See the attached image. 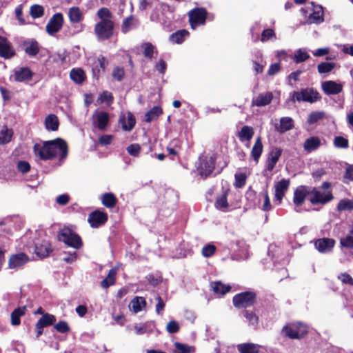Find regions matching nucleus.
<instances>
[{"label":"nucleus","mask_w":353,"mask_h":353,"mask_svg":"<svg viewBox=\"0 0 353 353\" xmlns=\"http://www.w3.org/2000/svg\"><path fill=\"white\" fill-rule=\"evenodd\" d=\"M68 147L65 141L61 138L46 141L33 145L34 155L42 161L54 159L57 155L61 161L68 156Z\"/></svg>","instance_id":"obj_1"},{"label":"nucleus","mask_w":353,"mask_h":353,"mask_svg":"<svg viewBox=\"0 0 353 353\" xmlns=\"http://www.w3.org/2000/svg\"><path fill=\"white\" fill-rule=\"evenodd\" d=\"M57 237L59 241L64 242L68 246L73 248L79 249L82 246L81 237L68 227L61 230L58 233Z\"/></svg>","instance_id":"obj_2"},{"label":"nucleus","mask_w":353,"mask_h":353,"mask_svg":"<svg viewBox=\"0 0 353 353\" xmlns=\"http://www.w3.org/2000/svg\"><path fill=\"white\" fill-rule=\"evenodd\" d=\"M114 28L112 21H100L95 25L94 33L99 40H107L112 37Z\"/></svg>","instance_id":"obj_3"},{"label":"nucleus","mask_w":353,"mask_h":353,"mask_svg":"<svg viewBox=\"0 0 353 353\" xmlns=\"http://www.w3.org/2000/svg\"><path fill=\"white\" fill-rule=\"evenodd\" d=\"M292 101H305L314 103L320 99L319 94L312 88L302 89L301 91H294L290 94Z\"/></svg>","instance_id":"obj_4"},{"label":"nucleus","mask_w":353,"mask_h":353,"mask_svg":"<svg viewBox=\"0 0 353 353\" xmlns=\"http://www.w3.org/2000/svg\"><path fill=\"white\" fill-rule=\"evenodd\" d=\"M301 11L303 14H309L305 21L307 23H320L323 21V11L321 6L311 3V5L301 8Z\"/></svg>","instance_id":"obj_5"},{"label":"nucleus","mask_w":353,"mask_h":353,"mask_svg":"<svg viewBox=\"0 0 353 353\" xmlns=\"http://www.w3.org/2000/svg\"><path fill=\"white\" fill-rule=\"evenodd\" d=\"M307 332L306 325L301 323H292L284 326L282 329V333L287 337L299 339L304 336Z\"/></svg>","instance_id":"obj_6"},{"label":"nucleus","mask_w":353,"mask_h":353,"mask_svg":"<svg viewBox=\"0 0 353 353\" xmlns=\"http://www.w3.org/2000/svg\"><path fill=\"white\" fill-rule=\"evenodd\" d=\"M310 196L309 200L313 205L325 204L331 201L334 196L330 190L321 191L316 188H310Z\"/></svg>","instance_id":"obj_7"},{"label":"nucleus","mask_w":353,"mask_h":353,"mask_svg":"<svg viewBox=\"0 0 353 353\" xmlns=\"http://www.w3.org/2000/svg\"><path fill=\"white\" fill-rule=\"evenodd\" d=\"M256 294L252 292H245L233 297V304L237 308L250 307L255 303Z\"/></svg>","instance_id":"obj_8"},{"label":"nucleus","mask_w":353,"mask_h":353,"mask_svg":"<svg viewBox=\"0 0 353 353\" xmlns=\"http://www.w3.org/2000/svg\"><path fill=\"white\" fill-rule=\"evenodd\" d=\"M110 115L104 111H96L92 114V125L94 128L105 131L108 127Z\"/></svg>","instance_id":"obj_9"},{"label":"nucleus","mask_w":353,"mask_h":353,"mask_svg":"<svg viewBox=\"0 0 353 353\" xmlns=\"http://www.w3.org/2000/svg\"><path fill=\"white\" fill-rule=\"evenodd\" d=\"M56 320L54 315L49 313L44 314L35 324L36 337L39 338L43 332V328L54 325Z\"/></svg>","instance_id":"obj_10"},{"label":"nucleus","mask_w":353,"mask_h":353,"mask_svg":"<svg viewBox=\"0 0 353 353\" xmlns=\"http://www.w3.org/2000/svg\"><path fill=\"white\" fill-rule=\"evenodd\" d=\"M206 10L203 8H195L188 13L189 21L192 28L195 29L199 24H204L206 19Z\"/></svg>","instance_id":"obj_11"},{"label":"nucleus","mask_w":353,"mask_h":353,"mask_svg":"<svg viewBox=\"0 0 353 353\" xmlns=\"http://www.w3.org/2000/svg\"><path fill=\"white\" fill-rule=\"evenodd\" d=\"M63 23V14L59 12L54 14L46 26L47 33L50 35H53L58 32L61 29Z\"/></svg>","instance_id":"obj_12"},{"label":"nucleus","mask_w":353,"mask_h":353,"mask_svg":"<svg viewBox=\"0 0 353 353\" xmlns=\"http://www.w3.org/2000/svg\"><path fill=\"white\" fill-rule=\"evenodd\" d=\"M108 221L106 212L101 210H95L90 214V225L97 228L104 225Z\"/></svg>","instance_id":"obj_13"},{"label":"nucleus","mask_w":353,"mask_h":353,"mask_svg":"<svg viewBox=\"0 0 353 353\" xmlns=\"http://www.w3.org/2000/svg\"><path fill=\"white\" fill-rule=\"evenodd\" d=\"M307 196H310V187L305 185L299 186L294 192L293 203L295 206L296 208L301 206Z\"/></svg>","instance_id":"obj_14"},{"label":"nucleus","mask_w":353,"mask_h":353,"mask_svg":"<svg viewBox=\"0 0 353 353\" xmlns=\"http://www.w3.org/2000/svg\"><path fill=\"white\" fill-rule=\"evenodd\" d=\"M15 54L11 43L6 37L0 36V57L8 59Z\"/></svg>","instance_id":"obj_15"},{"label":"nucleus","mask_w":353,"mask_h":353,"mask_svg":"<svg viewBox=\"0 0 353 353\" xmlns=\"http://www.w3.org/2000/svg\"><path fill=\"white\" fill-rule=\"evenodd\" d=\"M29 261V256L23 253L19 252L16 254H12L8 261V267L10 269L19 268Z\"/></svg>","instance_id":"obj_16"},{"label":"nucleus","mask_w":353,"mask_h":353,"mask_svg":"<svg viewBox=\"0 0 353 353\" xmlns=\"http://www.w3.org/2000/svg\"><path fill=\"white\" fill-rule=\"evenodd\" d=\"M343 85L334 81H325L321 83L322 90L327 95L339 94L343 90Z\"/></svg>","instance_id":"obj_17"},{"label":"nucleus","mask_w":353,"mask_h":353,"mask_svg":"<svg viewBox=\"0 0 353 353\" xmlns=\"http://www.w3.org/2000/svg\"><path fill=\"white\" fill-rule=\"evenodd\" d=\"M290 183V180L283 179L274 185V198L275 201L278 202V204H280L281 203V201L284 197L285 192L289 188Z\"/></svg>","instance_id":"obj_18"},{"label":"nucleus","mask_w":353,"mask_h":353,"mask_svg":"<svg viewBox=\"0 0 353 353\" xmlns=\"http://www.w3.org/2000/svg\"><path fill=\"white\" fill-rule=\"evenodd\" d=\"M22 46L25 53L30 57H35L40 50L39 44L35 39L26 40L23 41Z\"/></svg>","instance_id":"obj_19"},{"label":"nucleus","mask_w":353,"mask_h":353,"mask_svg":"<svg viewBox=\"0 0 353 353\" xmlns=\"http://www.w3.org/2000/svg\"><path fill=\"white\" fill-rule=\"evenodd\" d=\"M274 127L277 132L283 134L294 128V120L289 117H281L279 123H274Z\"/></svg>","instance_id":"obj_20"},{"label":"nucleus","mask_w":353,"mask_h":353,"mask_svg":"<svg viewBox=\"0 0 353 353\" xmlns=\"http://www.w3.org/2000/svg\"><path fill=\"white\" fill-rule=\"evenodd\" d=\"M51 252H52L51 244L48 241L43 240L40 243H35L34 252L40 258L48 256Z\"/></svg>","instance_id":"obj_21"},{"label":"nucleus","mask_w":353,"mask_h":353,"mask_svg":"<svg viewBox=\"0 0 353 353\" xmlns=\"http://www.w3.org/2000/svg\"><path fill=\"white\" fill-rule=\"evenodd\" d=\"M214 160L212 157L206 158L201 163L199 172V174L204 177H207L210 175L214 168Z\"/></svg>","instance_id":"obj_22"},{"label":"nucleus","mask_w":353,"mask_h":353,"mask_svg":"<svg viewBox=\"0 0 353 353\" xmlns=\"http://www.w3.org/2000/svg\"><path fill=\"white\" fill-rule=\"evenodd\" d=\"M273 99V94L270 92L261 93L252 100L254 106L261 107L270 104Z\"/></svg>","instance_id":"obj_23"},{"label":"nucleus","mask_w":353,"mask_h":353,"mask_svg":"<svg viewBox=\"0 0 353 353\" xmlns=\"http://www.w3.org/2000/svg\"><path fill=\"white\" fill-rule=\"evenodd\" d=\"M334 241L331 239H320L315 241V248L321 252H328L334 245Z\"/></svg>","instance_id":"obj_24"},{"label":"nucleus","mask_w":353,"mask_h":353,"mask_svg":"<svg viewBox=\"0 0 353 353\" xmlns=\"http://www.w3.org/2000/svg\"><path fill=\"white\" fill-rule=\"evenodd\" d=\"M321 140L318 137H311L305 139L303 148L307 152L316 150L321 145Z\"/></svg>","instance_id":"obj_25"},{"label":"nucleus","mask_w":353,"mask_h":353,"mask_svg":"<svg viewBox=\"0 0 353 353\" xmlns=\"http://www.w3.org/2000/svg\"><path fill=\"white\" fill-rule=\"evenodd\" d=\"M32 72L27 67L21 68L14 72V80L18 82L30 80L32 77Z\"/></svg>","instance_id":"obj_26"},{"label":"nucleus","mask_w":353,"mask_h":353,"mask_svg":"<svg viewBox=\"0 0 353 353\" xmlns=\"http://www.w3.org/2000/svg\"><path fill=\"white\" fill-rule=\"evenodd\" d=\"M282 153V150L280 148H274L273 149L269 154V158L268 160L267 169L269 171H272L276 163L278 162L281 155Z\"/></svg>","instance_id":"obj_27"},{"label":"nucleus","mask_w":353,"mask_h":353,"mask_svg":"<svg viewBox=\"0 0 353 353\" xmlns=\"http://www.w3.org/2000/svg\"><path fill=\"white\" fill-rule=\"evenodd\" d=\"M146 305V302L144 298L141 296L134 297L129 305L130 310L134 313H138L141 312Z\"/></svg>","instance_id":"obj_28"},{"label":"nucleus","mask_w":353,"mask_h":353,"mask_svg":"<svg viewBox=\"0 0 353 353\" xmlns=\"http://www.w3.org/2000/svg\"><path fill=\"white\" fill-rule=\"evenodd\" d=\"M26 306L19 307L14 310L10 315L11 324L14 326L20 325V318L21 316H24L26 314Z\"/></svg>","instance_id":"obj_29"},{"label":"nucleus","mask_w":353,"mask_h":353,"mask_svg":"<svg viewBox=\"0 0 353 353\" xmlns=\"http://www.w3.org/2000/svg\"><path fill=\"white\" fill-rule=\"evenodd\" d=\"M117 272H118L117 267H114V268H112L109 271L107 276L103 280L101 281V287L103 288H108L110 285H114L115 283L116 275L117 274Z\"/></svg>","instance_id":"obj_30"},{"label":"nucleus","mask_w":353,"mask_h":353,"mask_svg":"<svg viewBox=\"0 0 353 353\" xmlns=\"http://www.w3.org/2000/svg\"><path fill=\"white\" fill-rule=\"evenodd\" d=\"M46 128L51 131H57L59 126V121L57 115L50 114L45 119Z\"/></svg>","instance_id":"obj_31"},{"label":"nucleus","mask_w":353,"mask_h":353,"mask_svg":"<svg viewBox=\"0 0 353 353\" xmlns=\"http://www.w3.org/2000/svg\"><path fill=\"white\" fill-rule=\"evenodd\" d=\"M260 345L252 343L239 344L237 350L240 353H259Z\"/></svg>","instance_id":"obj_32"},{"label":"nucleus","mask_w":353,"mask_h":353,"mask_svg":"<svg viewBox=\"0 0 353 353\" xmlns=\"http://www.w3.org/2000/svg\"><path fill=\"white\" fill-rule=\"evenodd\" d=\"M105 65V59L103 57L98 58L97 61L94 63L92 68L93 77L98 79L100 74L103 72Z\"/></svg>","instance_id":"obj_33"},{"label":"nucleus","mask_w":353,"mask_h":353,"mask_svg":"<svg viewBox=\"0 0 353 353\" xmlns=\"http://www.w3.org/2000/svg\"><path fill=\"white\" fill-rule=\"evenodd\" d=\"M120 122L122 124V128L125 131H130L135 125V118L133 114L128 112L127 117H122L120 119Z\"/></svg>","instance_id":"obj_34"},{"label":"nucleus","mask_w":353,"mask_h":353,"mask_svg":"<svg viewBox=\"0 0 353 353\" xmlns=\"http://www.w3.org/2000/svg\"><path fill=\"white\" fill-rule=\"evenodd\" d=\"M71 79L76 83H81L86 79V75L83 70L81 68H73L70 73Z\"/></svg>","instance_id":"obj_35"},{"label":"nucleus","mask_w":353,"mask_h":353,"mask_svg":"<svg viewBox=\"0 0 353 353\" xmlns=\"http://www.w3.org/2000/svg\"><path fill=\"white\" fill-rule=\"evenodd\" d=\"M254 135V130L252 127L248 125L243 126L239 132L238 136L241 141H250Z\"/></svg>","instance_id":"obj_36"},{"label":"nucleus","mask_w":353,"mask_h":353,"mask_svg":"<svg viewBox=\"0 0 353 353\" xmlns=\"http://www.w3.org/2000/svg\"><path fill=\"white\" fill-rule=\"evenodd\" d=\"M101 200L102 204L108 208H113L117 201L116 196L110 192L102 194Z\"/></svg>","instance_id":"obj_37"},{"label":"nucleus","mask_w":353,"mask_h":353,"mask_svg":"<svg viewBox=\"0 0 353 353\" xmlns=\"http://www.w3.org/2000/svg\"><path fill=\"white\" fill-rule=\"evenodd\" d=\"M14 132L12 129L6 127L4 129L0 130V144L6 145L10 143L13 137Z\"/></svg>","instance_id":"obj_38"},{"label":"nucleus","mask_w":353,"mask_h":353,"mask_svg":"<svg viewBox=\"0 0 353 353\" xmlns=\"http://www.w3.org/2000/svg\"><path fill=\"white\" fill-rule=\"evenodd\" d=\"M263 152V144L261 137H258L252 147L251 154L255 161H258L261 154Z\"/></svg>","instance_id":"obj_39"},{"label":"nucleus","mask_w":353,"mask_h":353,"mask_svg":"<svg viewBox=\"0 0 353 353\" xmlns=\"http://www.w3.org/2000/svg\"><path fill=\"white\" fill-rule=\"evenodd\" d=\"M161 114V108L159 106H154L145 114V121L150 123L157 119Z\"/></svg>","instance_id":"obj_40"},{"label":"nucleus","mask_w":353,"mask_h":353,"mask_svg":"<svg viewBox=\"0 0 353 353\" xmlns=\"http://www.w3.org/2000/svg\"><path fill=\"white\" fill-rule=\"evenodd\" d=\"M212 288L215 294L224 295L227 292H228L231 287L230 285H226L221 282H215L212 285Z\"/></svg>","instance_id":"obj_41"},{"label":"nucleus","mask_w":353,"mask_h":353,"mask_svg":"<svg viewBox=\"0 0 353 353\" xmlns=\"http://www.w3.org/2000/svg\"><path fill=\"white\" fill-rule=\"evenodd\" d=\"M215 206L217 209L225 211L228 209L229 204L227 200V192L216 198Z\"/></svg>","instance_id":"obj_42"},{"label":"nucleus","mask_w":353,"mask_h":353,"mask_svg":"<svg viewBox=\"0 0 353 353\" xmlns=\"http://www.w3.org/2000/svg\"><path fill=\"white\" fill-rule=\"evenodd\" d=\"M188 35V32L187 30H181L171 34L170 39L174 43H181Z\"/></svg>","instance_id":"obj_43"},{"label":"nucleus","mask_w":353,"mask_h":353,"mask_svg":"<svg viewBox=\"0 0 353 353\" xmlns=\"http://www.w3.org/2000/svg\"><path fill=\"white\" fill-rule=\"evenodd\" d=\"M30 14L33 19L41 17L44 14V8L42 6L34 4L30 8Z\"/></svg>","instance_id":"obj_44"},{"label":"nucleus","mask_w":353,"mask_h":353,"mask_svg":"<svg viewBox=\"0 0 353 353\" xmlns=\"http://www.w3.org/2000/svg\"><path fill=\"white\" fill-rule=\"evenodd\" d=\"M337 210L339 211L353 210V200L348 199H341L337 205Z\"/></svg>","instance_id":"obj_45"},{"label":"nucleus","mask_w":353,"mask_h":353,"mask_svg":"<svg viewBox=\"0 0 353 353\" xmlns=\"http://www.w3.org/2000/svg\"><path fill=\"white\" fill-rule=\"evenodd\" d=\"M176 350L173 353H193L194 348L185 344H183L179 342L174 344Z\"/></svg>","instance_id":"obj_46"},{"label":"nucleus","mask_w":353,"mask_h":353,"mask_svg":"<svg viewBox=\"0 0 353 353\" xmlns=\"http://www.w3.org/2000/svg\"><path fill=\"white\" fill-rule=\"evenodd\" d=\"M336 66L333 62H322L318 65L317 69L320 74L328 73L331 72Z\"/></svg>","instance_id":"obj_47"},{"label":"nucleus","mask_w":353,"mask_h":353,"mask_svg":"<svg viewBox=\"0 0 353 353\" xmlns=\"http://www.w3.org/2000/svg\"><path fill=\"white\" fill-rule=\"evenodd\" d=\"M325 117V114L323 111H316L313 112L310 114L308 119H307V123L310 124H314L319 121L324 119Z\"/></svg>","instance_id":"obj_48"},{"label":"nucleus","mask_w":353,"mask_h":353,"mask_svg":"<svg viewBox=\"0 0 353 353\" xmlns=\"http://www.w3.org/2000/svg\"><path fill=\"white\" fill-rule=\"evenodd\" d=\"M310 58L307 52L302 50L301 49L297 50L294 56L293 59L296 63L303 62Z\"/></svg>","instance_id":"obj_49"},{"label":"nucleus","mask_w":353,"mask_h":353,"mask_svg":"<svg viewBox=\"0 0 353 353\" xmlns=\"http://www.w3.org/2000/svg\"><path fill=\"white\" fill-rule=\"evenodd\" d=\"M69 18L72 22L77 23L80 21L81 18V12L79 8L72 7L69 10Z\"/></svg>","instance_id":"obj_50"},{"label":"nucleus","mask_w":353,"mask_h":353,"mask_svg":"<svg viewBox=\"0 0 353 353\" xmlns=\"http://www.w3.org/2000/svg\"><path fill=\"white\" fill-rule=\"evenodd\" d=\"M243 314L250 325L255 326L258 324L259 318L253 312L244 310Z\"/></svg>","instance_id":"obj_51"},{"label":"nucleus","mask_w":353,"mask_h":353,"mask_svg":"<svg viewBox=\"0 0 353 353\" xmlns=\"http://www.w3.org/2000/svg\"><path fill=\"white\" fill-rule=\"evenodd\" d=\"M141 49L143 50L144 56L151 59L154 52V47L150 43H143L141 46Z\"/></svg>","instance_id":"obj_52"},{"label":"nucleus","mask_w":353,"mask_h":353,"mask_svg":"<svg viewBox=\"0 0 353 353\" xmlns=\"http://www.w3.org/2000/svg\"><path fill=\"white\" fill-rule=\"evenodd\" d=\"M98 101L100 103H106L107 105H110L113 101V96L112 93L108 91H103L99 97Z\"/></svg>","instance_id":"obj_53"},{"label":"nucleus","mask_w":353,"mask_h":353,"mask_svg":"<svg viewBox=\"0 0 353 353\" xmlns=\"http://www.w3.org/2000/svg\"><path fill=\"white\" fill-rule=\"evenodd\" d=\"M334 145L337 148H347L348 140L343 137L337 136L334 139Z\"/></svg>","instance_id":"obj_54"},{"label":"nucleus","mask_w":353,"mask_h":353,"mask_svg":"<svg viewBox=\"0 0 353 353\" xmlns=\"http://www.w3.org/2000/svg\"><path fill=\"white\" fill-rule=\"evenodd\" d=\"M54 329L59 333H67L70 332V328L68 323L65 321H60L54 325Z\"/></svg>","instance_id":"obj_55"},{"label":"nucleus","mask_w":353,"mask_h":353,"mask_svg":"<svg viewBox=\"0 0 353 353\" xmlns=\"http://www.w3.org/2000/svg\"><path fill=\"white\" fill-rule=\"evenodd\" d=\"M97 15L101 19L100 21H112L111 19L112 14L106 8H102L99 9L97 12Z\"/></svg>","instance_id":"obj_56"},{"label":"nucleus","mask_w":353,"mask_h":353,"mask_svg":"<svg viewBox=\"0 0 353 353\" xmlns=\"http://www.w3.org/2000/svg\"><path fill=\"white\" fill-rule=\"evenodd\" d=\"M216 247L214 245L208 244L204 246L201 250L202 255L204 257H210L215 252Z\"/></svg>","instance_id":"obj_57"},{"label":"nucleus","mask_w":353,"mask_h":353,"mask_svg":"<svg viewBox=\"0 0 353 353\" xmlns=\"http://www.w3.org/2000/svg\"><path fill=\"white\" fill-rule=\"evenodd\" d=\"M234 176H235L234 185L236 188H242L245 183V181H246V178H247L245 174V173H236Z\"/></svg>","instance_id":"obj_58"},{"label":"nucleus","mask_w":353,"mask_h":353,"mask_svg":"<svg viewBox=\"0 0 353 353\" xmlns=\"http://www.w3.org/2000/svg\"><path fill=\"white\" fill-rule=\"evenodd\" d=\"M166 330L170 334L176 333L179 330V323L174 320L169 321L166 325Z\"/></svg>","instance_id":"obj_59"},{"label":"nucleus","mask_w":353,"mask_h":353,"mask_svg":"<svg viewBox=\"0 0 353 353\" xmlns=\"http://www.w3.org/2000/svg\"><path fill=\"white\" fill-rule=\"evenodd\" d=\"M113 139V136L111 134H104L100 137L98 139L97 144L101 145H108L111 144Z\"/></svg>","instance_id":"obj_60"},{"label":"nucleus","mask_w":353,"mask_h":353,"mask_svg":"<svg viewBox=\"0 0 353 353\" xmlns=\"http://www.w3.org/2000/svg\"><path fill=\"white\" fill-rule=\"evenodd\" d=\"M342 246L347 248H353V235H347L345 238L341 239Z\"/></svg>","instance_id":"obj_61"},{"label":"nucleus","mask_w":353,"mask_h":353,"mask_svg":"<svg viewBox=\"0 0 353 353\" xmlns=\"http://www.w3.org/2000/svg\"><path fill=\"white\" fill-rule=\"evenodd\" d=\"M338 279L344 284L353 285V279L347 273H342L338 276Z\"/></svg>","instance_id":"obj_62"},{"label":"nucleus","mask_w":353,"mask_h":353,"mask_svg":"<svg viewBox=\"0 0 353 353\" xmlns=\"http://www.w3.org/2000/svg\"><path fill=\"white\" fill-rule=\"evenodd\" d=\"M17 168L21 172L27 173L30 170V165L28 161H19L17 163Z\"/></svg>","instance_id":"obj_63"},{"label":"nucleus","mask_w":353,"mask_h":353,"mask_svg":"<svg viewBox=\"0 0 353 353\" xmlns=\"http://www.w3.org/2000/svg\"><path fill=\"white\" fill-rule=\"evenodd\" d=\"M141 147L138 144H131L127 148L128 152L132 156L137 157L140 152Z\"/></svg>","instance_id":"obj_64"}]
</instances>
